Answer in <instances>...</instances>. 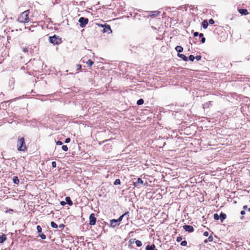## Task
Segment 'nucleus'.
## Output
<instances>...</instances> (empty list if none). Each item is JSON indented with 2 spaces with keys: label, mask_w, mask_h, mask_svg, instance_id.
<instances>
[{
  "label": "nucleus",
  "mask_w": 250,
  "mask_h": 250,
  "mask_svg": "<svg viewBox=\"0 0 250 250\" xmlns=\"http://www.w3.org/2000/svg\"><path fill=\"white\" fill-rule=\"evenodd\" d=\"M28 15L29 11L28 10L24 11L18 17V21L21 23L28 22L29 21Z\"/></svg>",
  "instance_id": "f257e3e1"
},
{
  "label": "nucleus",
  "mask_w": 250,
  "mask_h": 250,
  "mask_svg": "<svg viewBox=\"0 0 250 250\" xmlns=\"http://www.w3.org/2000/svg\"><path fill=\"white\" fill-rule=\"evenodd\" d=\"M17 149L19 151H25L26 146L23 137H19L17 142Z\"/></svg>",
  "instance_id": "f03ea898"
},
{
  "label": "nucleus",
  "mask_w": 250,
  "mask_h": 250,
  "mask_svg": "<svg viewBox=\"0 0 250 250\" xmlns=\"http://www.w3.org/2000/svg\"><path fill=\"white\" fill-rule=\"evenodd\" d=\"M49 40L50 42L53 44H59L62 42V39L55 35L53 36L49 37Z\"/></svg>",
  "instance_id": "7ed1b4c3"
},
{
  "label": "nucleus",
  "mask_w": 250,
  "mask_h": 250,
  "mask_svg": "<svg viewBox=\"0 0 250 250\" xmlns=\"http://www.w3.org/2000/svg\"><path fill=\"white\" fill-rule=\"evenodd\" d=\"M81 27H84L88 22V19L84 17H81L79 20Z\"/></svg>",
  "instance_id": "20e7f679"
},
{
  "label": "nucleus",
  "mask_w": 250,
  "mask_h": 250,
  "mask_svg": "<svg viewBox=\"0 0 250 250\" xmlns=\"http://www.w3.org/2000/svg\"><path fill=\"white\" fill-rule=\"evenodd\" d=\"M97 219L95 217L94 213H91L89 216V224L91 226L95 225Z\"/></svg>",
  "instance_id": "39448f33"
},
{
  "label": "nucleus",
  "mask_w": 250,
  "mask_h": 250,
  "mask_svg": "<svg viewBox=\"0 0 250 250\" xmlns=\"http://www.w3.org/2000/svg\"><path fill=\"white\" fill-rule=\"evenodd\" d=\"M183 228L186 231L188 232H191L194 231V228L191 226L186 225L183 226Z\"/></svg>",
  "instance_id": "423d86ee"
},
{
  "label": "nucleus",
  "mask_w": 250,
  "mask_h": 250,
  "mask_svg": "<svg viewBox=\"0 0 250 250\" xmlns=\"http://www.w3.org/2000/svg\"><path fill=\"white\" fill-rule=\"evenodd\" d=\"M110 224L111 227L114 228L117 226L119 225L120 223L118 222L117 219H113L110 220Z\"/></svg>",
  "instance_id": "0eeeda50"
},
{
  "label": "nucleus",
  "mask_w": 250,
  "mask_h": 250,
  "mask_svg": "<svg viewBox=\"0 0 250 250\" xmlns=\"http://www.w3.org/2000/svg\"><path fill=\"white\" fill-rule=\"evenodd\" d=\"M143 180L141 178H138L137 181L133 182V185L135 187H138L140 184H143Z\"/></svg>",
  "instance_id": "6e6552de"
},
{
  "label": "nucleus",
  "mask_w": 250,
  "mask_h": 250,
  "mask_svg": "<svg viewBox=\"0 0 250 250\" xmlns=\"http://www.w3.org/2000/svg\"><path fill=\"white\" fill-rule=\"evenodd\" d=\"M103 32L104 33H111L112 30L111 29L110 26L107 25V26H105V27L104 28Z\"/></svg>",
  "instance_id": "1a4fd4ad"
},
{
  "label": "nucleus",
  "mask_w": 250,
  "mask_h": 250,
  "mask_svg": "<svg viewBox=\"0 0 250 250\" xmlns=\"http://www.w3.org/2000/svg\"><path fill=\"white\" fill-rule=\"evenodd\" d=\"M238 11L242 15H247L248 14V12L247 9H238Z\"/></svg>",
  "instance_id": "9d476101"
},
{
  "label": "nucleus",
  "mask_w": 250,
  "mask_h": 250,
  "mask_svg": "<svg viewBox=\"0 0 250 250\" xmlns=\"http://www.w3.org/2000/svg\"><path fill=\"white\" fill-rule=\"evenodd\" d=\"M219 216H220V219L221 222H223V221L225 219H226L227 218V215L225 213H223V212H221L220 213Z\"/></svg>",
  "instance_id": "9b49d317"
},
{
  "label": "nucleus",
  "mask_w": 250,
  "mask_h": 250,
  "mask_svg": "<svg viewBox=\"0 0 250 250\" xmlns=\"http://www.w3.org/2000/svg\"><path fill=\"white\" fill-rule=\"evenodd\" d=\"M178 56L181 58L182 59H183L184 61H188V57H186L185 55L184 54H180V53H178Z\"/></svg>",
  "instance_id": "f8f14e48"
},
{
  "label": "nucleus",
  "mask_w": 250,
  "mask_h": 250,
  "mask_svg": "<svg viewBox=\"0 0 250 250\" xmlns=\"http://www.w3.org/2000/svg\"><path fill=\"white\" fill-rule=\"evenodd\" d=\"M6 239V236L4 234H3L1 235H0V243H2L4 242Z\"/></svg>",
  "instance_id": "ddd939ff"
},
{
  "label": "nucleus",
  "mask_w": 250,
  "mask_h": 250,
  "mask_svg": "<svg viewBox=\"0 0 250 250\" xmlns=\"http://www.w3.org/2000/svg\"><path fill=\"white\" fill-rule=\"evenodd\" d=\"M129 212H126L124 214H123L122 215L120 216V217L117 219L118 222L120 223L123 219V217L127 215L128 216Z\"/></svg>",
  "instance_id": "4468645a"
},
{
  "label": "nucleus",
  "mask_w": 250,
  "mask_h": 250,
  "mask_svg": "<svg viewBox=\"0 0 250 250\" xmlns=\"http://www.w3.org/2000/svg\"><path fill=\"white\" fill-rule=\"evenodd\" d=\"M208 25V23L206 20H204L202 23V26L204 29H207Z\"/></svg>",
  "instance_id": "2eb2a0df"
},
{
  "label": "nucleus",
  "mask_w": 250,
  "mask_h": 250,
  "mask_svg": "<svg viewBox=\"0 0 250 250\" xmlns=\"http://www.w3.org/2000/svg\"><path fill=\"white\" fill-rule=\"evenodd\" d=\"M65 201H66L67 204H68L70 206H71L73 204V202L71 201L70 197H68V196L66 197L65 198Z\"/></svg>",
  "instance_id": "dca6fc26"
},
{
  "label": "nucleus",
  "mask_w": 250,
  "mask_h": 250,
  "mask_svg": "<svg viewBox=\"0 0 250 250\" xmlns=\"http://www.w3.org/2000/svg\"><path fill=\"white\" fill-rule=\"evenodd\" d=\"M175 50L178 53L181 52L183 50V48L181 46H177L175 47Z\"/></svg>",
  "instance_id": "f3484780"
},
{
  "label": "nucleus",
  "mask_w": 250,
  "mask_h": 250,
  "mask_svg": "<svg viewBox=\"0 0 250 250\" xmlns=\"http://www.w3.org/2000/svg\"><path fill=\"white\" fill-rule=\"evenodd\" d=\"M13 183L15 184H18L20 182L19 179L17 176H14L13 178Z\"/></svg>",
  "instance_id": "a211bd4d"
},
{
  "label": "nucleus",
  "mask_w": 250,
  "mask_h": 250,
  "mask_svg": "<svg viewBox=\"0 0 250 250\" xmlns=\"http://www.w3.org/2000/svg\"><path fill=\"white\" fill-rule=\"evenodd\" d=\"M155 246L154 245H152L151 246L148 245L146 247V250H154Z\"/></svg>",
  "instance_id": "6ab92c4d"
},
{
  "label": "nucleus",
  "mask_w": 250,
  "mask_h": 250,
  "mask_svg": "<svg viewBox=\"0 0 250 250\" xmlns=\"http://www.w3.org/2000/svg\"><path fill=\"white\" fill-rule=\"evenodd\" d=\"M213 241V237L212 236H209L208 238L204 240V242L205 243H208V242H212Z\"/></svg>",
  "instance_id": "aec40b11"
},
{
  "label": "nucleus",
  "mask_w": 250,
  "mask_h": 250,
  "mask_svg": "<svg viewBox=\"0 0 250 250\" xmlns=\"http://www.w3.org/2000/svg\"><path fill=\"white\" fill-rule=\"evenodd\" d=\"M51 226L54 229H57L58 226V225L53 221H52L50 223Z\"/></svg>",
  "instance_id": "412c9836"
},
{
  "label": "nucleus",
  "mask_w": 250,
  "mask_h": 250,
  "mask_svg": "<svg viewBox=\"0 0 250 250\" xmlns=\"http://www.w3.org/2000/svg\"><path fill=\"white\" fill-rule=\"evenodd\" d=\"M86 64H87L88 66H91L93 64V62L92 60H88L86 62Z\"/></svg>",
  "instance_id": "4be33fe9"
},
{
  "label": "nucleus",
  "mask_w": 250,
  "mask_h": 250,
  "mask_svg": "<svg viewBox=\"0 0 250 250\" xmlns=\"http://www.w3.org/2000/svg\"><path fill=\"white\" fill-rule=\"evenodd\" d=\"M135 244L137 247H141L142 245V243L140 240H136L135 241Z\"/></svg>",
  "instance_id": "5701e85b"
},
{
  "label": "nucleus",
  "mask_w": 250,
  "mask_h": 250,
  "mask_svg": "<svg viewBox=\"0 0 250 250\" xmlns=\"http://www.w3.org/2000/svg\"><path fill=\"white\" fill-rule=\"evenodd\" d=\"M144 102V101L143 99H139V100L137 101V104L138 105H141V104H143Z\"/></svg>",
  "instance_id": "b1692460"
},
{
  "label": "nucleus",
  "mask_w": 250,
  "mask_h": 250,
  "mask_svg": "<svg viewBox=\"0 0 250 250\" xmlns=\"http://www.w3.org/2000/svg\"><path fill=\"white\" fill-rule=\"evenodd\" d=\"M114 184L115 185H120L121 184V181L119 179H116L115 182H114Z\"/></svg>",
  "instance_id": "393cba45"
},
{
  "label": "nucleus",
  "mask_w": 250,
  "mask_h": 250,
  "mask_svg": "<svg viewBox=\"0 0 250 250\" xmlns=\"http://www.w3.org/2000/svg\"><path fill=\"white\" fill-rule=\"evenodd\" d=\"M214 219L216 220H218L220 219V216L217 213H215L214 214Z\"/></svg>",
  "instance_id": "a878e982"
},
{
  "label": "nucleus",
  "mask_w": 250,
  "mask_h": 250,
  "mask_svg": "<svg viewBox=\"0 0 250 250\" xmlns=\"http://www.w3.org/2000/svg\"><path fill=\"white\" fill-rule=\"evenodd\" d=\"M62 148L64 151H67L68 150V147L66 145H63Z\"/></svg>",
  "instance_id": "bb28decb"
},
{
  "label": "nucleus",
  "mask_w": 250,
  "mask_h": 250,
  "mask_svg": "<svg viewBox=\"0 0 250 250\" xmlns=\"http://www.w3.org/2000/svg\"><path fill=\"white\" fill-rule=\"evenodd\" d=\"M37 229L38 233H41L42 231V229L40 226H37Z\"/></svg>",
  "instance_id": "cd10ccee"
},
{
  "label": "nucleus",
  "mask_w": 250,
  "mask_h": 250,
  "mask_svg": "<svg viewBox=\"0 0 250 250\" xmlns=\"http://www.w3.org/2000/svg\"><path fill=\"white\" fill-rule=\"evenodd\" d=\"M195 59V57L193 55H190L189 56V60L191 61V62H193Z\"/></svg>",
  "instance_id": "c85d7f7f"
},
{
  "label": "nucleus",
  "mask_w": 250,
  "mask_h": 250,
  "mask_svg": "<svg viewBox=\"0 0 250 250\" xmlns=\"http://www.w3.org/2000/svg\"><path fill=\"white\" fill-rule=\"evenodd\" d=\"M187 245V242L185 240L182 241L181 245L182 246H186Z\"/></svg>",
  "instance_id": "c756f323"
},
{
  "label": "nucleus",
  "mask_w": 250,
  "mask_h": 250,
  "mask_svg": "<svg viewBox=\"0 0 250 250\" xmlns=\"http://www.w3.org/2000/svg\"><path fill=\"white\" fill-rule=\"evenodd\" d=\"M208 24H213L214 23V21L212 19H210L208 21Z\"/></svg>",
  "instance_id": "7c9ffc66"
},
{
  "label": "nucleus",
  "mask_w": 250,
  "mask_h": 250,
  "mask_svg": "<svg viewBox=\"0 0 250 250\" xmlns=\"http://www.w3.org/2000/svg\"><path fill=\"white\" fill-rule=\"evenodd\" d=\"M39 236L42 239H46V236L44 234H42L39 235Z\"/></svg>",
  "instance_id": "2f4dec72"
},
{
  "label": "nucleus",
  "mask_w": 250,
  "mask_h": 250,
  "mask_svg": "<svg viewBox=\"0 0 250 250\" xmlns=\"http://www.w3.org/2000/svg\"><path fill=\"white\" fill-rule=\"evenodd\" d=\"M195 59H196L198 61H200L201 59V56L200 55H198L195 57Z\"/></svg>",
  "instance_id": "473e14b6"
},
{
  "label": "nucleus",
  "mask_w": 250,
  "mask_h": 250,
  "mask_svg": "<svg viewBox=\"0 0 250 250\" xmlns=\"http://www.w3.org/2000/svg\"><path fill=\"white\" fill-rule=\"evenodd\" d=\"M243 208L244 209H245V210L248 209V211L250 212V208H248L247 206H246V205L244 206Z\"/></svg>",
  "instance_id": "72a5a7b5"
},
{
  "label": "nucleus",
  "mask_w": 250,
  "mask_h": 250,
  "mask_svg": "<svg viewBox=\"0 0 250 250\" xmlns=\"http://www.w3.org/2000/svg\"><path fill=\"white\" fill-rule=\"evenodd\" d=\"M52 166L53 167H56V163L54 161H53L52 162Z\"/></svg>",
  "instance_id": "f704fd0d"
},
{
  "label": "nucleus",
  "mask_w": 250,
  "mask_h": 250,
  "mask_svg": "<svg viewBox=\"0 0 250 250\" xmlns=\"http://www.w3.org/2000/svg\"><path fill=\"white\" fill-rule=\"evenodd\" d=\"M159 13H160L159 12H157V11L154 12V14H152V16H157L158 15H159Z\"/></svg>",
  "instance_id": "c9c22d12"
},
{
  "label": "nucleus",
  "mask_w": 250,
  "mask_h": 250,
  "mask_svg": "<svg viewBox=\"0 0 250 250\" xmlns=\"http://www.w3.org/2000/svg\"><path fill=\"white\" fill-rule=\"evenodd\" d=\"M70 142V139L69 138H67L65 140V143H68Z\"/></svg>",
  "instance_id": "e433bc0d"
},
{
  "label": "nucleus",
  "mask_w": 250,
  "mask_h": 250,
  "mask_svg": "<svg viewBox=\"0 0 250 250\" xmlns=\"http://www.w3.org/2000/svg\"><path fill=\"white\" fill-rule=\"evenodd\" d=\"M56 144L57 145L60 146V145H62V143L61 141H58L56 142Z\"/></svg>",
  "instance_id": "4c0bfd02"
},
{
  "label": "nucleus",
  "mask_w": 250,
  "mask_h": 250,
  "mask_svg": "<svg viewBox=\"0 0 250 250\" xmlns=\"http://www.w3.org/2000/svg\"><path fill=\"white\" fill-rule=\"evenodd\" d=\"M182 240V238L181 236L178 237L177 238V242H180Z\"/></svg>",
  "instance_id": "58836bf2"
},
{
  "label": "nucleus",
  "mask_w": 250,
  "mask_h": 250,
  "mask_svg": "<svg viewBox=\"0 0 250 250\" xmlns=\"http://www.w3.org/2000/svg\"><path fill=\"white\" fill-rule=\"evenodd\" d=\"M77 70H80L82 68V66L81 64H77Z\"/></svg>",
  "instance_id": "ea45409f"
},
{
  "label": "nucleus",
  "mask_w": 250,
  "mask_h": 250,
  "mask_svg": "<svg viewBox=\"0 0 250 250\" xmlns=\"http://www.w3.org/2000/svg\"><path fill=\"white\" fill-rule=\"evenodd\" d=\"M206 41V38L205 37H202L201 39V42L202 43H204Z\"/></svg>",
  "instance_id": "a19ab883"
},
{
  "label": "nucleus",
  "mask_w": 250,
  "mask_h": 250,
  "mask_svg": "<svg viewBox=\"0 0 250 250\" xmlns=\"http://www.w3.org/2000/svg\"><path fill=\"white\" fill-rule=\"evenodd\" d=\"M204 235L205 236H208V231L204 232Z\"/></svg>",
  "instance_id": "79ce46f5"
},
{
  "label": "nucleus",
  "mask_w": 250,
  "mask_h": 250,
  "mask_svg": "<svg viewBox=\"0 0 250 250\" xmlns=\"http://www.w3.org/2000/svg\"><path fill=\"white\" fill-rule=\"evenodd\" d=\"M194 37H197L199 35V33L197 32H195L193 34Z\"/></svg>",
  "instance_id": "37998d69"
},
{
  "label": "nucleus",
  "mask_w": 250,
  "mask_h": 250,
  "mask_svg": "<svg viewBox=\"0 0 250 250\" xmlns=\"http://www.w3.org/2000/svg\"><path fill=\"white\" fill-rule=\"evenodd\" d=\"M13 211V210L12 209H9L7 210L6 211V213L10 212H12Z\"/></svg>",
  "instance_id": "c03bdc74"
},
{
  "label": "nucleus",
  "mask_w": 250,
  "mask_h": 250,
  "mask_svg": "<svg viewBox=\"0 0 250 250\" xmlns=\"http://www.w3.org/2000/svg\"><path fill=\"white\" fill-rule=\"evenodd\" d=\"M22 51H23V52H27V48H23L22 49Z\"/></svg>",
  "instance_id": "a18cd8bd"
},
{
  "label": "nucleus",
  "mask_w": 250,
  "mask_h": 250,
  "mask_svg": "<svg viewBox=\"0 0 250 250\" xmlns=\"http://www.w3.org/2000/svg\"><path fill=\"white\" fill-rule=\"evenodd\" d=\"M241 214L244 215L245 214V211L244 210H242L240 212Z\"/></svg>",
  "instance_id": "49530a36"
},
{
  "label": "nucleus",
  "mask_w": 250,
  "mask_h": 250,
  "mask_svg": "<svg viewBox=\"0 0 250 250\" xmlns=\"http://www.w3.org/2000/svg\"><path fill=\"white\" fill-rule=\"evenodd\" d=\"M199 36L200 37H201V38L204 37H203L204 35H203V33L199 34Z\"/></svg>",
  "instance_id": "de8ad7c7"
},
{
  "label": "nucleus",
  "mask_w": 250,
  "mask_h": 250,
  "mask_svg": "<svg viewBox=\"0 0 250 250\" xmlns=\"http://www.w3.org/2000/svg\"><path fill=\"white\" fill-rule=\"evenodd\" d=\"M61 204H62V205H65V202H64V201H62V202H61Z\"/></svg>",
  "instance_id": "09e8293b"
},
{
  "label": "nucleus",
  "mask_w": 250,
  "mask_h": 250,
  "mask_svg": "<svg viewBox=\"0 0 250 250\" xmlns=\"http://www.w3.org/2000/svg\"><path fill=\"white\" fill-rule=\"evenodd\" d=\"M63 226H63V225L62 224V225H60L59 226V228H63Z\"/></svg>",
  "instance_id": "8fccbe9b"
}]
</instances>
